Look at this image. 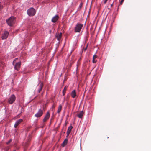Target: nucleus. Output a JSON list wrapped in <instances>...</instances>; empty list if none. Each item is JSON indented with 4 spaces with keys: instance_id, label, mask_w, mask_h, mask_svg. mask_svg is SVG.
<instances>
[{
    "instance_id": "f257e3e1",
    "label": "nucleus",
    "mask_w": 151,
    "mask_h": 151,
    "mask_svg": "<svg viewBox=\"0 0 151 151\" xmlns=\"http://www.w3.org/2000/svg\"><path fill=\"white\" fill-rule=\"evenodd\" d=\"M8 25L10 26H12L14 24L15 22V17L13 16L10 17L6 20Z\"/></svg>"
},
{
    "instance_id": "f03ea898",
    "label": "nucleus",
    "mask_w": 151,
    "mask_h": 151,
    "mask_svg": "<svg viewBox=\"0 0 151 151\" xmlns=\"http://www.w3.org/2000/svg\"><path fill=\"white\" fill-rule=\"evenodd\" d=\"M18 58H15L13 62V65L14 66V69L17 70H18L20 68L21 65V62H16V61L18 60Z\"/></svg>"
},
{
    "instance_id": "7ed1b4c3",
    "label": "nucleus",
    "mask_w": 151,
    "mask_h": 151,
    "mask_svg": "<svg viewBox=\"0 0 151 151\" xmlns=\"http://www.w3.org/2000/svg\"><path fill=\"white\" fill-rule=\"evenodd\" d=\"M83 26V24H81L80 23H77L74 28L75 32H80Z\"/></svg>"
},
{
    "instance_id": "20e7f679",
    "label": "nucleus",
    "mask_w": 151,
    "mask_h": 151,
    "mask_svg": "<svg viewBox=\"0 0 151 151\" xmlns=\"http://www.w3.org/2000/svg\"><path fill=\"white\" fill-rule=\"evenodd\" d=\"M35 13L36 12L35 9L32 8H30L27 11L28 14L30 16H34L35 15Z\"/></svg>"
},
{
    "instance_id": "39448f33",
    "label": "nucleus",
    "mask_w": 151,
    "mask_h": 151,
    "mask_svg": "<svg viewBox=\"0 0 151 151\" xmlns=\"http://www.w3.org/2000/svg\"><path fill=\"white\" fill-rule=\"evenodd\" d=\"M16 99V97L14 95H11L10 98H9L8 102V103L11 104H12L15 101Z\"/></svg>"
},
{
    "instance_id": "423d86ee",
    "label": "nucleus",
    "mask_w": 151,
    "mask_h": 151,
    "mask_svg": "<svg viewBox=\"0 0 151 151\" xmlns=\"http://www.w3.org/2000/svg\"><path fill=\"white\" fill-rule=\"evenodd\" d=\"M9 35V33L8 31H4L2 34V39L3 40L6 39L8 37Z\"/></svg>"
},
{
    "instance_id": "0eeeda50",
    "label": "nucleus",
    "mask_w": 151,
    "mask_h": 151,
    "mask_svg": "<svg viewBox=\"0 0 151 151\" xmlns=\"http://www.w3.org/2000/svg\"><path fill=\"white\" fill-rule=\"evenodd\" d=\"M43 114V111L42 110L40 109L37 113L35 114V116L36 117H40Z\"/></svg>"
},
{
    "instance_id": "6e6552de",
    "label": "nucleus",
    "mask_w": 151,
    "mask_h": 151,
    "mask_svg": "<svg viewBox=\"0 0 151 151\" xmlns=\"http://www.w3.org/2000/svg\"><path fill=\"white\" fill-rule=\"evenodd\" d=\"M50 114L49 112H47L46 114L43 119V121L44 122H45L47 121L49 118Z\"/></svg>"
},
{
    "instance_id": "1a4fd4ad",
    "label": "nucleus",
    "mask_w": 151,
    "mask_h": 151,
    "mask_svg": "<svg viewBox=\"0 0 151 151\" xmlns=\"http://www.w3.org/2000/svg\"><path fill=\"white\" fill-rule=\"evenodd\" d=\"M59 17L58 15H56L54 16L52 19L51 21L53 23L56 22L58 19Z\"/></svg>"
},
{
    "instance_id": "9d476101",
    "label": "nucleus",
    "mask_w": 151,
    "mask_h": 151,
    "mask_svg": "<svg viewBox=\"0 0 151 151\" xmlns=\"http://www.w3.org/2000/svg\"><path fill=\"white\" fill-rule=\"evenodd\" d=\"M23 121V120L22 119H20L17 121H16L14 125V127L15 128L17 127Z\"/></svg>"
},
{
    "instance_id": "9b49d317",
    "label": "nucleus",
    "mask_w": 151,
    "mask_h": 151,
    "mask_svg": "<svg viewBox=\"0 0 151 151\" xmlns=\"http://www.w3.org/2000/svg\"><path fill=\"white\" fill-rule=\"evenodd\" d=\"M62 36V33H60L57 34L56 35V37L58 40L60 41L61 39Z\"/></svg>"
},
{
    "instance_id": "f8f14e48",
    "label": "nucleus",
    "mask_w": 151,
    "mask_h": 151,
    "mask_svg": "<svg viewBox=\"0 0 151 151\" xmlns=\"http://www.w3.org/2000/svg\"><path fill=\"white\" fill-rule=\"evenodd\" d=\"M73 128V127L71 126L69 127L66 133L67 136H68L69 135L72 129Z\"/></svg>"
},
{
    "instance_id": "ddd939ff",
    "label": "nucleus",
    "mask_w": 151,
    "mask_h": 151,
    "mask_svg": "<svg viewBox=\"0 0 151 151\" xmlns=\"http://www.w3.org/2000/svg\"><path fill=\"white\" fill-rule=\"evenodd\" d=\"M76 96V92L75 90L72 91L71 93V96L73 98H75Z\"/></svg>"
},
{
    "instance_id": "4468645a",
    "label": "nucleus",
    "mask_w": 151,
    "mask_h": 151,
    "mask_svg": "<svg viewBox=\"0 0 151 151\" xmlns=\"http://www.w3.org/2000/svg\"><path fill=\"white\" fill-rule=\"evenodd\" d=\"M83 116V112L82 111L79 113L77 114V116L80 118H81Z\"/></svg>"
},
{
    "instance_id": "2eb2a0df",
    "label": "nucleus",
    "mask_w": 151,
    "mask_h": 151,
    "mask_svg": "<svg viewBox=\"0 0 151 151\" xmlns=\"http://www.w3.org/2000/svg\"><path fill=\"white\" fill-rule=\"evenodd\" d=\"M68 143V139H65L63 142V143L62 144V146L63 147H65L67 144Z\"/></svg>"
},
{
    "instance_id": "dca6fc26",
    "label": "nucleus",
    "mask_w": 151,
    "mask_h": 151,
    "mask_svg": "<svg viewBox=\"0 0 151 151\" xmlns=\"http://www.w3.org/2000/svg\"><path fill=\"white\" fill-rule=\"evenodd\" d=\"M43 87V84L42 83H41L40 84L39 86V89L38 90L39 93H40L42 90Z\"/></svg>"
},
{
    "instance_id": "f3484780",
    "label": "nucleus",
    "mask_w": 151,
    "mask_h": 151,
    "mask_svg": "<svg viewBox=\"0 0 151 151\" xmlns=\"http://www.w3.org/2000/svg\"><path fill=\"white\" fill-rule=\"evenodd\" d=\"M62 109V106L61 105H60L58 110L57 113H59L61 111Z\"/></svg>"
},
{
    "instance_id": "a211bd4d",
    "label": "nucleus",
    "mask_w": 151,
    "mask_h": 151,
    "mask_svg": "<svg viewBox=\"0 0 151 151\" xmlns=\"http://www.w3.org/2000/svg\"><path fill=\"white\" fill-rule=\"evenodd\" d=\"M66 90L67 87L66 86H65L63 91V96H64L65 95Z\"/></svg>"
},
{
    "instance_id": "6ab92c4d",
    "label": "nucleus",
    "mask_w": 151,
    "mask_h": 151,
    "mask_svg": "<svg viewBox=\"0 0 151 151\" xmlns=\"http://www.w3.org/2000/svg\"><path fill=\"white\" fill-rule=\"evenodd\" d=\"M97 60L95 58H93L92 62L94 63H95L97 62Z\"/></svg>"
},
{
    "instance_id": "aec40b11",
    "label": "nucleus",
    "mask_w": 151,
    "mask_h": 151,
    "mask_svg": "<svg viewBox=\"0 0 151 151\" xmlns=\"http://www.w3.org/2000/svg\"><path fill=\"white\" fill-rule=\"evenodd\" d=\"M97 57H98V56L97 55H93V58H95V59H96V58H97Z\"/></svg>"
},
{
    "instance_id": "412c9836",
    "label": "nucleus",
    "mask_w": 151,
    "mask_h": 151,
    "mask_svg": "<svg viewBox=\"0 0 151 151\" xmlns=\"http://www.w3.org/2000/svg\"><path fill=\"white\" fill-rule=\"evenodd\" d=\"M12 141V139H10V140L7 142V144H9Z\"/></svg>"
},
{
    "instance_id": "4be33fe9",
    "label": "nucleus",
    "mask_w": 151,
    "mask_h": 151,
    "mask_svg": "<svg viewBox=\"0 0 151 151\" xmlns=\"http://www.w3.org/2000/svg\"><path fill=\"white\" fill-rule=\"evenodd\" d=\"M124 1V0H121L120 3V4L121 5H122V3Z\"/></svg>"
},
{
    "instance_id": "5701e85b",
    "label": "nucleus",
    "mask_w": 151,
    "mask_h": 151,
    "mask_svg": "<svg viewBox=\"0 0 151 151\" xmlns=\"http://www.w3.org/2000/svg\"><path fill=\"white\" fill-rule=\"evenodd\" d=\"M82 2H81L79 5V8H80V9H81L82 7Z\"/></svg>"
},
{
    "instance_id": "b1692460",
    "label": "nucleus",
    "mask_w": 151,
    "mask_h": 151,
    "mask_svg": "<svg viewBox=\"0 0 151 151\" xmlns=\"http://www.w3.org/2000/svg\"><path fill=\"white\" fill-rule=\"evenodd\" d=\"M80 61H79V60H78V62H77V66L80 65Z\"/></svg>"
},
{
    "instance_id": "393cba45",
    "label": "nucleus",
    "mask_w": 151,
    "mask_h": 151,
    "mask_svg": "<svg viewBox=\"0 0 151 151\" xmlns=\"http://www.w3.org/2000/svg\"><path fill=\"white\" fill-rule=\"evenodd\" d=\"M104 0V4H106V3L108 0Z\"/></svg>"
},
{
    "instance_id": "a878e982",
    "label": "nucleus",
    "mask_w": 151,
    "mask_h": 151,
    "mask_svg": "<svg viewBox=\"0 0 151 151\" xmlns=\"http://www.w3.org/2000/svg\"><path fill=\"white\" fill-rule=\"evenodd\" d=\"M87 46H86V47L84 49V51H85L87 49Z\"/></svg>"
},
{
    "instance_id": "bb28decb",
    "label": "nucleus",
    "mask_w": 151,
    "mask_h": 151,
    "mask_svg": "<svg viewBox=\"0 0 151 151\" xmlns=\"http://www.w3.org/2000/svg\"><path fill=\"white\" fill-rule=\"evenodd\" d=\"M67 124V123L66 122H65V125H64L65 126H66Z\"/></svg>"
},
{
    "instance_id": "cd10ccee",
    "label": "nucleus",
    "mask_w": 151,
    "mask_h": 151,
    "mask_svg": "<svg viewBox=\"0 0 151 151\" xmlns=\"http://www.w3.org/2000/svg\"><path fill=\"white\" fill-rule=\"evenodd\" d=\"M52 107L53 108H55V106H53Z\"/></svg>"
},
{
    "instance_id": "c85d7f7f",
    "label": "nucleus",
    "mask_w": 151,
    "mask_h": 151,
    "mask_svg": "<svg viewBox=\"0 0 151 151\" xmlns=\"http://www.w3.org/2000/svg\"><path fill=\"white\" fill-rule=\"evenodd\" d=\"M112 5H113V4H112L111 5V6H112Z\"/></svg>"
},
{
    "instance_id": "c756f323",
    "label": "nucleus",
    "mask_w": 151,
    "mask_h": 151,
    "mask_svg": "<svg viewBox=\"0 0 151 151\" xmlns=\"http://www.w3.org/2000/svg\"><path fill=\"white\" fill-rule=\"evenodd\" d=\"M13 151H15V150Z\"/></svg>"
}]
</instances>
